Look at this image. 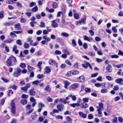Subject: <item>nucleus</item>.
Returning <instances> with one entry per match:
<instances>
[{
  "label": "nucleus",
  "mask_w": 123,
  "mask_h": 123,
  "mask_svg": "<svg viewBox=\"0 0 123 123\" xmlns=\"http://www.w3.org/2000/svg\"><path fill=\"white\" fill-rule=\"evenodd\" d=\"M103 106L104 105L102 103H99V106L97 107L98 109L97 111L98 112V116L99 117L102 116L101 111L104 109Z\"/></svg>",
  "instance_id": "f257e3e1"
},
{
  "label": "nucleus",
  "mask_w": 123,
  "mask_h": 123,
  "mask_svg": "<svg viewBox=\"0 0 123 123\" xmlns=\"http://www.w3.org/2000/svg\"><path fill=\"white\" fill-rule=\"evenodd\" d=\"M21 70L18 68H15L13 74V76L15 77H18L21 74Z\"/></svg>",
  "instance_id": "f03ea898"
},
{
  "label": "nucleus",
  "mask_w": 123,
  "mask_h": 123,
  "mask_svg": "<svg viewBox=\"0 0 123 123\" xmlns=\"http://www.w3.org/2000/svg\"><path fill=\"white\" fill-rule=\"evenodd\" d=\"M49 64L53 66L55 65L57 68L58 67L57 64L55 61L52 59H50L49 61Z\"/></svg>",
  "instance_id": "7ed1b4c3"
},
{
  "label": "nucleus",
  "mask_w": 123,
  "mask_h": 123,
  "mask_svg": "<svg viewBox=\"0 0 123 123\" xmlns=\"http://www.w3.org/2000/svg\"><path fill=\"white\" fill-rule=\"evenodd\" d=\"M35 89L32 88L29 91L28 93L31 96H34L35 95L36 92L35 91Z\"/></svg>",
  "instance_id": "20e7f679"
},
{
  "label": "nucleus",
  "mask_w": 123,
  "mask_h": 123,
  "mask_svg": "<svg viewBox=\"0 0 123 123\" xmlns=\"http://www.w3.org/2000/svg\"><path fill=\"white\" fill-rule=\"evenodd\" d=\"M83 38L85 40L87 41L90 42H91L93 40V39L92 37H88L87 36L85 35L83 36Z\"/></svg>",
  "instance_id": "39448f33"
},
{
  "label": "nucleus",
  "mask_w": 123,
  "mask_h": 123,
  "mask_svg": "<svg viewBox=\"0 0 123 123\" xmlns=\"http://www.w3.org/2000/svg\"><path fill=\"white\" fill-rule=\"evenodd\" d=\"M79 85V83H74L71 85V88L72 89H75L78 88Z\"/></svg>",
  "instance_id": "423d86ee"
},
{
  "label": "nucleus",
  "mask_w": 123,
  "mask_h": 123,
  "mask_svg": "<svg viewBox=\"0 0 123 123\" xmlns=\"http://www.w3.org/2000/svg\"><path fill=\"white\" fill-rule=\"evenodd\" d=\"M72 119L69 116L66 117V119L64 122V123H72Z\"/></svg>",
  "instance_id": "0eeeda50"
},
{
  "label": "nucleus",
  "mask_w": 123,
  "mask_h": 123,
  "mask_svg": "<svg viewBox=\"0 0 123 123\" xmlns=\"http://www.w3.org/2000/svg\"><path fill=\"white\" fill-rule=\"evenodd\" d=\"M88 106V104L85 103H82L80 104V107L82 108H86Z\"/></svg>",
  "instance_id": "6e6552de"
},
{
  "label": "nucleus",
  "mask_w": 123,
  "mask_h": 123,
  "mask_svg": "<svg viewBox=\"0 0 123 123\" xmlns=\"http://www.w3.org/2000/svg\"><path fill=\"white\" fill-rule=\"evenodd\" d=\"M57 108L59 111H61L62 109H64V106L61 104H58L57 106Z\"/></svg>",
  "instance_id": "1a4fd4ad"
},
{
  "label": "nucleus",
  "mask_w": 123,
  "mask_h": 123,
  "mask_svg": "<svg viewBox=\"0 0 123 123\" xmlns=\"http://www.w3.org/2000/svg\"><path fill=\"white\" fill-rule=\"evenodd\" d=\"M77 80L79 82H83L85 81V78L83 76H81L78 78Z\"/></svg>",
  "instance_id": "9d476101"
},
{
  "label": "nucleus",
  "mask_w": 123,
  "mask_h": 123,
  "mask_svg": "<svg viewBox=\"0 0 123 123\" xmlns=\"http://www.w3.org/2000/svg\"><path fill=\"white\" fill-rule=\"evenodd\" d=\"M45 71L44 72V74H48L51 72V69L49 67L46 66L45 68Z\"/></svg>",
  "instance_id": "9b49d317"
},
{
  "label": "nucleus",
  "mask_w": 123,
  "mask_h": 123,
  "mask_svg": "<svg viewBox=\"0 0 123 123\" xmlns=\"http://www.w3.org/2000/svg\"><path fill=\"white\" fill-rule=\"evenodd\" d=\"M57 19L54 20L52 21V26L54 27H56L58 26V24L56 23V21Z\"/></svg>",
  "instance_id": "f8f14e48"
},
{
  "label": "nucleus",
  "mask_w": 123,
  "mask_h": 123,
  "mask_svg": "<svg viewBox=\"0 0 123 123\" xmlns=\"http://www.w3.org/2000/svg\"><path fill=\"white\" fill-rule=\"evenodd\" d=\"M17 47L16 45H14L13 47L12 51H13L14 52L15 54H17L18 52V49H17Z\"/></svg>",
  "instance_id": "ddd939ff"
},
{
  "label": "nucleus",
  "mask_w": 123,
  "mask_h": 123,
  "mask_svg": "<svg viewBox=\"0 0 123 123\" xmlns=\"http://www.w3.org/2000/svg\"><path fill=\"white\" fill-rule=\"evenodd\" d=\"M112 67L111 65L108 64L107 65L106 68V69L107 70L108 72H112V70L111 69L112 68Z\"/></svg>",
  "instance_id": "4468645a"
},
{
  "label": "nucleus",
  "mask_w": 123,
  "mask_h": 123,
  "mask_svg": "<svg viewBox=\"0 0 123 123\" xmlns=\"http://www.w3.org/2000/svg\"><path fill=\"white\" fill-rule=\"evenodd\" d=\"M79 116L82 117L84 118H85L86 117L87 115L85 114H84L82 112H80L79 113Z\"/></svg>",
  "instance_id": "2eb2a0df"
},
{
  "label": "nucleus",
  "mask_w": 123,
  "mask_h": 123,
  "mask_svg": "<svg viewBox=\"0 0 123 123\" xmlns=\"http://www.w3.org/2000/svg\"><path fill=\"white\" fill-rule=\"evenodd\" d=\"M59 112V111L58 110L56 109H54L53 110L52 112H50V114L51 115L54 116L53 115L55 113H58Z\"/></svg>",
  "instance_id": "dca6fc26"
},
{
  "label": "nucleus",
  "mask_w": 123,
  "mask_h": 123,
  "mask_svg": "<svg viewBox=\"0 0 123 123\" xmlns=\"http://www.w3.org/2000/svg\"><path fill=\"white\" fill-rule=\"evenodd\" d=\"M12 63V61L10 59V58L8 59L6 61V64L7 66H11Z\"/></svg>",
  "instance_id": "f3484780"
},
{
  "label": "nucleus",
  "mask_w": 123,
  "mask_h": 123,
  "mask_svg": "<svg viewBox=\"0 0 123 123\" xmlns=\"http://www.w3.org/2000/svg\"><path fill=\"white\" fill-rule=\"evenodd\" d=\"M61 35L63 37H67L69 36V35L66 32H63L61 34Z\"/></svg>",
  "instance_id": "a211bd4d"
},
{
  "label": "nucleus",
  "mask_w": 123,
  "mask_h": 123,
  "mask_svg": "<svg viewBox=\"0 0 123 123\" xmlns=\"http://www.w3.org/2000/svg\"><path fill=\"white\" fill-rule=\"evenodd\" d=\"M10 58L12 62H14V63H16L17 61L16 58L13 56H11L10 57Z\"/></svg>",
  "instance_id": "6ab92c4d"
},
{
  "label": "nucleus",
  "mask_w": 123,
  "mask_h": 123,
  "mask_svg": "<svg viewBox=\"0 0 123 123\" xmlns=\"http://www.w3.org/2000/svg\"><path fill=\"white\" fill-rule=\"evenodd\" d=\"M27 100L26 99H23L20 101V103L23 105L26 104L27 102Z\"/></svg>",
  "instance_id": "aec40b11"
},
{
  "label": "nucleus",
  "mask_w": 123,
  "mask_h": 123,
  "mask_svg": "<svg viewBox=\"0 0 123 123\" xmlns=\"http://www.w3.org/2000/svg\"><path fill=\"white\" fill-rule=\"evenodd\" d=\"M123 81V79L122 78H119L115 80V82L121 84V82Z\"/></svg>",
  "instance_id": "412c9836"
},
{
  "label": "nucleus",
  "mask_w": 123,
  "mask_h": 123,
  "mask_svg": "<svg viewBox=\"0 0 123 123\" xmlns=\"http://www.w3.org/2000/svg\"><path fill=\"white\" fill-rule=\"evenodd\" d=\"M44 105L43 104V103L41 102L39 103L38 105V107L42 108L43 107H44Z\"/></svg>",
  "instance_id": "4be33fe9"
},
{
  "label": "nucleus",
  "mask_w": 123,
  "mask_h": 123,
  "mask_svg": "<svg viewBox=\"0 0 123 123\" xmlns=\"http://www.w3.org/2000/svg\"><path fill=\"white\" fill-rule=\"evenodd\" d=\"M70 83L67 81H65L64 82V87L66 88H67L68 86L69 85Z\"/></svg>",
  "instance_id": "5701e85b"
},
{
  "label": "nucleus",
  "mask_w": 123,
  "mask_h": 123,
  "mask_svg": "<svg viewBox=\"0 0 123 123\" xmlns=\"http://www.w3.org/2000/svg\"><path fill=\"white\" fill-rule=\"evenodd\" d=\"M38 10V8L37 6H36L31 9V11L34 12H36Z\"/></svg>",
  "instance_id": "b1692460"
},
{
  "label": "nucleus",
  "mask_w": 123,
  "mask_h": 123,
  "mask_svg": "<svg viewBox=\"0 0 123 123\" xmlns=\"http://www.w3.org/2000/svg\"><path fill=\"white\" fill-rule=\"evenodd\" d=\"M39 26L41 28H43L45 27V24L42 21H41L40 22V25Z\"/></svg>",
  "instance_id": "393cba45"
},
{
  "label": "nucleus",
  "mask_w": 123,
  "mask_h": 123,
  "mask_svg": "<svg viewBox=\"0 0 123 123\" xmlns=\"http://www.w3.org/2000/svg\"><path fill=\"white\" fill-rule=\"evenodd\" d=\"M15 28L17 29L18 30H19L21 29V27L20 26L19 24H17L15 25Z\"/></svg>",
  "instance_id": "a878e982"
},
{
  "label": "nucleus",
  "mask_w": 123,
  "mask_h": 123,
  "mask_svg": "<svg viewBox=\"0 0 123 123\" xmlns=\"http://www.w3.org/2000/svg\"><path fill=\"white\" fill-rule=\"evenodd\" d=\"M89 98H88L86 97L84 98L83 99V101L84 103H87L88 102L89 100Z\"/></svg>",
  "instance_id": "bb28decb"
},
{
  "label": "nucleus",
  "mask_w": 123,
  "mask_h": 123,
  "mask_svg": "<svg viewBox=\"0 0 123 123\" xmlns=\"http://www.w3.org/2000/svg\"><path fill=\"white\" fill-rule=\"evenodd\" d=\"M45 90L48 92H50L51 90V89L49 87V86L48 85L46 86L45 88Z\"/></svg>",
  "instance_id": "cd10ccee"
},
{
  "label": "nucleus",
  "mask_w": 123,
  "mask_h": 123,
  "mask_svg": "<svg viewBox=\"0 0 123 123\" xmlns=\"http://www.w3.org/2000/svg\"><path fill=\"white\" fill-rule=\"evenodd\" d=\"M16 6L20 8L22 7V6L21 3L19 2H18L16 3Z\"/></svg>",
  "instance_id": "c85d7f7f"
},
{
  "label": "nucleus",
  "mask_w": 123,
  "mask_h": 123,
  "mask_svg": "<svg viewBox=\"0 0 123 123\" xmlns=\"http://www.w3.org/2000/svg\"><path fill=\"white\" fill-rule=\"evenodd\" d=\"M45 75L43 74H39L37 75V77L39 79H41L43 78L44 77Z\"/></svg>",
  "instance_id": "c756f323"
},
{
  "label": "nucleus",
  "mask_w": 123,
  "mask_h": 123,
  "mask_svg": "<svg viewBox=\"0 0 123 123\" xmlns=\"http://www.w3.org/2000/svg\"><path fill=\"white\" fill-rule=\"evenodd\" d=\"M4 12L3 11H1L0 12V18L2 19L4 17Z\"/></svg>",
  "instance_id": "7c9ffc66"
},
{
  "label": "nucleus",
  "mask_w": 123,
  "mask_h": 123,
  "mask_svg": "<svg viewBox=\"0 0 123 123\" xmlns=\"http://www.w3.org/2000/svg\"><path fill=\"white\" fill-rule=\"evenodd\" d=\"M73 75V74H72V70H71L70 71L68 72L66 74V75L67 77H68L72 75Z\"/></svg>",
  "instance_id": "2f4dec72"
},
{
  "label": "nucleus",
  "mask_w": 123,
  "mask_h": 123,
  "mask_svg": "<svg viewBox=\"0 0 123 123\" xmlns=\"http://www.w3.org/2000/svg\"><path fill=\"white\" fill-rule=\"evenodd\" d=\"M108 91L107 89H101V92L103 93H107Z\"/></svg>",
  "instance_id": "473e14b6"
},
{
  "label": "nucleus",
  "mask_w": 123,
  "mask_h": 123,
  "mask_svg": "<svg viewBox=\"0 0 123 123\" xmlns=\"http://www.w3.org/2000/svg\"><path fill=\"white\" fill-rule=\"evenodd\" d=\"M14 24L13 22L5 23H4V25L6 26H9L12 25Z\"/></svg>",
  "instance_id": "72a5a7b5"
},
{
  "label": "nucleus",
  "mask_w": 123,
  "mask_h": 123,
  "mask_svg": "<svg viewBox=\"0 0 123 123\" xmlns=\"http://www.w3.org/2000/svg\"><path fill=\"white\" fill-rule=\"evenodd\" d=\"M19 66L20 67L22 68H25L26 67L25 64V63H20Z\"/></svg>",
  "instance_id": "f704fd0d"
},
{
  "label": "nucleus",
  "mask_w": 123,
  "mask_h": 123,
  "mask_svg": "<svg viewBox=\"0 0 123 123\" xmlns=\"http://www.w3.org/2000/svg\"><path fill=\"white\" fill-rule=\"evenodd\" d=\"M84 62L85 63V64H87V65H88V66L90 68V69H91L92 70V68L91 65V64L89 62H87L86 61H84Z\"/></svg>",
  "instance_id": "c9c22d12"
},
{
  "label": "nucleus",
  "mask_w": 123,
  "mask_h": 123,
  "mask_svg": "<svg viewBox=\"0 0 123 123\" xmlns=\"http://www.w3.org/2000/svg\"><path fill=\"white\" fill-rule=\"evenodd\" d=\"M53 7L54 8H56L58 7V5L57 3L54 2L52 4Z\"/></svg>",
  "instance_id": "e433bc0d"
},
{
  "label": "nucleus",
  "mask_w": 123,
  "mask_h": 123,
  "mask_svg": "<svg viewBox=\"0 0 123 123\" xmlns=\"http://www.w3.org/2000/svg\"><path fill=\"white\" fill-rule=\"evenodd\" d=\"M66 24H69L70 25L71 28L72 29H73L74 28V25L72 24L71 22H68L66 23Z\"/></svg>",
  "instance_id": "4c0bfd02"
},
{
  "label": "nucleus",
  "mask_w": 123,
  "mask_h": 123,
  "mask_svg": "<svg viewBox=\"0 0 123 123\" xmlns=\"http://www.w3.org/2000/svg\"><path fill=\"white\" fill-rule=\"evenodd\" d=\"M13 40L12 39H9L5 41V42L8 43H10L12 42Z\"/></svg>",
  "instance_id": "58836bf2"
},
{
  "label": "nucleus",
  "mask_w": 123,
  "mask_h": 123,
  "mask_svg": "<svg viewBox=\"0 0 123 123\" xmlns=\"http://www.w3.org/2000/svg\"><path fill=\"white\" fill-rule=\"evenodd\" d=\"M36 5V3L35 2H31L29 4V6L30 7H32L33 6L35 5Z\"/></svg>",
  "instance_id": "ea45409f"
},
{
  "label": "nucleus",
  "mask_w": 123,
  "mask_h": 123,
  "mask_svg": "<svg viewBox=\"0 0 123 123\" xmlns=\"http://www.w3.org/2000/svg\"><path fill=\"white\" fill-rule=\"evenodd\" d=\"M55 117H56V118L57 119H62L63 118V117L60 115H58V116L55 115Z\"/></svg>",
  "instance_id": "a19ab883"
},
{
  "label": "nucleus",
  "mask_w": 123,
  "mask_h": 123,
  "mask_svg": "<svg viewBox=\"0 0 123 123\" xmlns=\"http://www.w3.org/2000/svg\"><path fill=\"white\" fill-rule=\"evenodd\" d=\"M15 33L14 32V31L12 32H11L10 33V36L13 37H16L17 35L15 34Z\"/></svg>",
  "instance_id": "79ce46f5"
},
{
  "label": "nucleus",
  "mask_w": 123,
  "mask_h": 123,
  "mask_svg": "<svg viewBox=\"0 0 123 123\" xmlns=\"http://www.w3.org/2000/svg\"><path fill=\"white\" fill-rule=\"evenodd\" d=\"M104 33H105V32L102 29H100L99 30L98 33L99 35H101L102 34H103Z\"/></svg>",
  "instance_id": "37998d69"
},
{
  "label": "nucleus",
  "mask_w": 123,
  "mask_h": 123,
  "mask_svg": "<svg viewBox=\"0 0 123 123\" xmlns=\"http://www.w3.org/2000/svg\"><path fill=\"white\" fill-rule=\"evenodd\" d=\"M17 43L20 45H22V43L20 40H17L16 41Z\"/></svg>",
  "instance_id": "c03bdc74"
},
{
  "label": "nucleus",
  "mask_w": 123,
  "mask_h": 123,
  "mask_svg": "<svg viewBox=\"0 0 123 123\" xmlns=\"http://www.w3.org/2000/svg\"><path fill=\"white\" fill-rule=\"evenodd\" d=\"M16 111V107H13L11 108V112L13 114L15 113Z\"/></svg>",
  "instance_id": "a18cd8bd"
},
{
  "label": "nucleus",
  "mask_w": 123,
  "mask_h": 123,
  "mask_svg": "<svg viewBox=\"0 0 123 123\" xmlns=\"http://www.w3.org/2000/svg\"><path fill=\"white\" fill-rule=\"evenodd\" d=\"M72 71L73 75L77 74L79 73V72L77 70H72Z\"/></svg>",
  "instance_id": "49530a36"
},
{
  "label": "nucleus",
  "mask_w": 123,
  "mask_h": 123,
  "mask_svg": "<svg viewBox=\"0 0 123 123\" xmlns=\"http://www.w3.org/2000/svg\"><path fill=\"white\" fill-rule=\"evenodd\" d=\"M65 62L66 64L68 65L69 66H71L72 65V64L68 60H66L65 61Z\"/></svg>",
  "instance_id": "de8ad7c7"
},
{
  "label": "nucleus",
  "mask_w": 123,
  "mask_h": 123,
  "mask_svg": "<svg viewBox=\"0 0 123 123\" xmlns=\"http://www.w3.org/2000/svg\"><path fill=\"white\" fill-rule=\"evenodd\" d=\"M42 62L40 61L38 62L37 65V67H38L40 69H41V65L42 64Z\"/></svg>",
  "instance_id": "09e8293b"
},
{
  "label": "nucleus",
  "mask_w": 123,
  "mask_h": 123,
  "mask_svg": "<svg viewBox=\"0 0 123 123\" xmlns=\"http://www.w3.org/2000/svg\"><path fill=\"white\" fill-rule=\"evenodd\" d=\"M111 57L112 58H119V56L117 55H111Z\"/></svg>",
  "instance_id": "8fccbe9b"
},
{
  "label": "nucleus",
  "mask_w": 123,
  "mask_h": 123,
  "mask_svg": "<svg viewBox=\"0 0 123 123\" xmlns=\"http://www.w3.org/2000/svg\"><path fill=\"white\" fill-rule=\"evenodd\" d=\"M29 47V44L25 43L24 45V47L26 49H28Z\"/></svg>",
  "instance_id": "3c124183"
},
{
  "label": "nucleus",
  "mask_w": 123,
  "mask_h": 123,
  "mask_svg": "<svg viewBox=\"0 0 123 123\" xmlns=\"http://www.w3.org/2000/svg\"><path fill=\"white\" fill-rule=\"evenodd\" d=\"M31 105L29 104L26 105V108L27 110H28L30 109L31 108Z\"/></svg>",
  "instance_id": "603ef678"
},
{
  "label": "nucleus",
  "mask_w": 123,
  "mask_h": 123,
  "mask_svg": "<svg viewBox=\"0 0 123 123\" xmlns=\"http://www.w3.org/2000/svg\"><path fill=\"white\" fill-rule=\"evenodd\" d=\"M85 92H91V89L87 87L85 89Z\"/></svg>",
  "instance_id": "864d4df0"
},
{
  "label": "nucleus",
  "mask_w": 123,
  "mask_h": 123,
  "mask_svg": "<svg viewBox=\"0 0 123 123\" xmlns=\"http://www.w3.org/2000/svg\"><path fill=\"white\" fill-rule=\"evenodd\" d=\"M117 117H114L113 121V123H117Z\"/></svg>",
  "instance_id": "5fc2aeb1"
},
{
  "label": "nucleus",
  "mask_w": 123,
  "mask_h": 123,
  "mask_svg": "<svg viewBox=\"0 0 123 123\" xmlns=\"http://www.w3.org/2000/svg\"><path fill=\"white\" fill-rule=\"evenodd\" d=\"M28 95L25 94H23L22 95V97L23 98H28Z\"/></svg>",
  "instance_id": "6e6d98bb"
},
{
  "label": "nucleus",
  "mask_w": 123,
  "mask_h": 123,
  "mask_svg": "<svg viewBox=\"0 0 123 123\" xmlns=\"http://www.w3.org/2000/svg\"><path fill=\"white\" fill-rule=\"evenodd\" d=\"M39 81L36 80L33 82H32V84L33 85H37L39 83Z\"/></svg>",
  "instance_id": "4d7b16f0"
},
{
  "label": "nucleus",
  "mask_w": 123,
  "mask_h": 123,
  "mask_svg": "<svg viewBox=\"0 0 123 123\" xmlns=\"http://www.w3.org/2000/svg\"><path fill=\"white\" fill-rule=\"evenodd\" d=\"M119 89L118 86L117 85L115 86L113 88V90L115 91H117Z\"/></svg>",
  "instance_id": "13d9d810"
},
{
  "label": "nucleus",
  "mask_w": 123,
  "mask_h": 123,
  "mask_svg": "<svg viewBox=\"0 0 123 123\" xmlns=\"http://www.w3.org/2000/svg\"><path fill=\"white\" fill-rule=\"evenodd\" d=\"M79 15L77 13H75L74 14V17L75 19H78L79 18Z\"/></svg>",
  "instance_id": "bf43d9fd"
},
{
  "label": "nucleus",
  "mask_w": 123,
  "mask_h": 123,
  "mask_svg": "<svg viewBox=\"0 0 123 123\" xmlns=\"http://www.w3.org/2000/svg\"><path fill=\"white\" fill-rule=\"evenodd\" d=\"M106 78L109 80L111 81L113 80L112 78L109 76H106Z\"/></svg>",
  "instance_id": "052dcab7"
},
{
  "label": "nucleus",
  "mask_w": 123,
  "mask_h": 123,
  "mask_svg": "<svg viewBox=\"0 0 123 123\" xmlns=\"http://www.w3.org/2000/svg\"><path fill=\"white\" fill-rule=\"evenodd\" d=\"M27 69L30 71H31L34 69V68L28 65Z\"/></svg>",
  "instance_id": "680f3d73"
},
{
  "label": "nucleus",
  "mask_w": 123,
  "mask_h": 123,
  "mask_svg": "<svg viewBox=\"0 0 123 123\" xmlns=\"http://www.w3.org/2000/svg\"><path fill=\"white\" fill-rule=\"evenodd\" d=\"M30 100L31 102H34L36 101V99L33 97H31Z\"/></svg>",
  "instance_id": "e2e57ef3"
},
{
  "label": "nucleus",
  "mask_w": 123,
  "mask_h": 123,
  "mask_svg": "<svg viewBox=\"0 0 123 123\" xmlns=\"http://www.w3.org/2000/svg\"><path fill=\"white\" fill-rule=\"evenodd\" d=\"M17 88L18 87L15 85H13L12 87H9L10 88H12V89H14L15 90H16L17 89Z\"/></svg>",
  "instance_id": "0e129e2a"
},
{
  "label": "nucleus",
  "mask_w": 123,
  "mask_h": 123,
  "mask_svg": "<svg viewBox=\"0 0 123 123\" xmlns=\"http://www.w3.org/2000/svg\"><path fill=\"white\" fill-rule=\"evenodd\" d=\"M95 40L96 41L98 42L100 41L101 39L98 37H96L95 38Z\"/></svg>",
  "instance_id": "69168bd1"
},
{
  "label": "nucleus",
  "mask_w": 123,
  "mask_h": 123,
  "mask_svg": "<svg viewBox=\"0 0 123 123\" xmlns=\"http://www.w3.org/2000/svg\"><path fill=\"white\" fill-rule=\"evenodd\" d=\"M20 22L22 23H24L26 21V20L23 18H21L20 20Z\"/></svg>",
  "instance_id": "338daca9"
},
{
  "label": "nucleus",
  "mask_w": 123,
  "mask_h": 123,
  "mask_svg": "<svg viewBox=\"0 0 123 123\" xmlns=\"http://www.w3.org/2000/svg\"><path fill=\"white\" fill-rule=\"evenodd\" d=\"M118 15L120 17H123V12L122 11H120L118 13Z\"/></svg>",
  "instance_id": "774afa93"
}]
</instances>
